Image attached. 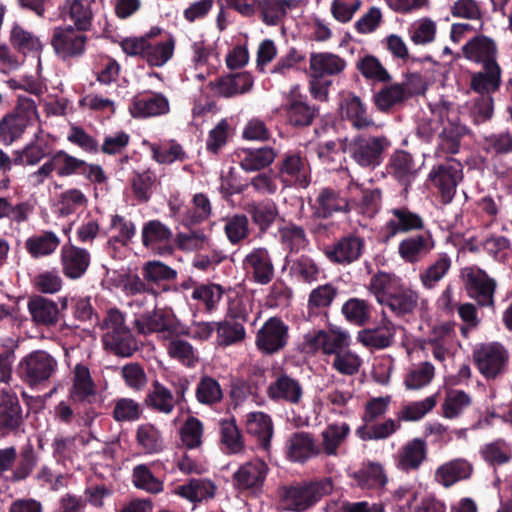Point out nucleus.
Instances as JSON below:
<instances>
[{
  "instance_id": "nucleus-32",
  "label": "nucleus",
  "mask_w": 512,
  "mask_h": 512,
  "mask_svg": "<svg viewBox=\"0 0 512 512\" xmlns=\"http://www.w3.org/2000/svg\"><path fill=\"white\" fill-rule=\"evenodd\" d=\"M346 68V59L336 53L329 51L310 53L308 72L329 78L340 76Z\"/></svg>"
},
{
  "instance_id": "nucleus-18",
  "label": "nucleus",
  "mask_w": 512,
  "mask_h": 512,
  "mask_svg": "<svg viewBox=\"0 0 512 512\" xmlns=\"http://www.w3.org/2000/svg\"><path fill=\"white\" fill-rule=\"evenodd\" d=\"M23 423L17 394L10 388L0 390V437L17 432Z\"/></svg>"
},
{
  "instance_id": "nucleus-55",
  "label": "nucleus",
  "mask_w": 512,
  "mask_h": 512,
  "mask_svg": "<svg viewBox=\"0 0 512 512\" xmlns=\"http://www.w3.org/2000/svg\"><path fill=\"white\" fill-rule=\"evenodd\" d=\"M286 116L294 126H308L312 123L315 111L301 95L291 94L286 104Z\"/></svg>"
},
{
  "instance_id": "nucleus-13",
  "label": "nucleus",
  "mask_w": 512,
  "mask_h": 512,
  "mask_svg": "<svg viewBox=\"0 0 512 512\" xmlns=\"http://www.w3.org/2000/svg\"><path fill=\"white\" fill-rule=\"evenodd\" d=\"M461 277L470 298L477 301L480 306L494 305L496 282L487 273L477 267H465L461 270Z\"/></svg>"
},
{
  "instance_id": "nucleus-53",
  "label": "nucleus",
  "mask_w": 512,
  "mask_h": 512,
  "mask_svg": "<svg viewBox=\"0 0 512 512\" xmlns=\"http://www.w3.org/2000/svg\"><path fill=\"white\" fill-rule=\"evenodd\" d=\"M435 376V367L429 361L412 364L403 379L407 390H420L428 386Z\"/></svg>"
},
{
  "instance_id": "nucleus-45",
  "label": "nucleus",
  "mask_w": 512,
  "mask_h": 512,
  "mask_svg": "<svg viewBox=\"0 0 512 512\" xmlns=\"http://www.w3.org/2000/svg\"><path fill=\"white\" fill-rule=\"evenodd\" d=\"M388 172L400 183L408 185L415 178L417 169L413 157L406 151H396L389 159Z\"/></svg>"
},
{
  "instance_id": "nucleus-34",
  "label": "nucleus",
  "mask_w": 512,
  "mask_h": 512,
  "mask_svg": "<svg viewBox=\"0 0 512 512\" xmlns=\"http://www.w3.org/2000/svg\"><path fill=\"white\" fill-rule=\"evenodd\" d=\"M395 334L396 328L393 322L383 317L379 326L360 330L357 340L367 348L382 350L393 344Z\"/></svg>"
},
{
  "instance_id": "nucleus-35",
  "label": "nucleus",
  "mask_w": 512,
  "mask_h": 512,
  "mask_svg": "<svg viewBox=\"0 0 512 512\" xmlns=\"http://www.w3.org/2000/svg\"><path fill=\"white\" fill-rule=\"evenodd\" d=\"M27 309L32 321L37 326L52 327L59 321V308L55 301L43 296H34L29 299Z\"/></svg>"
},
{
  "instance_id": "nucleus-36",
  "label": "nucleus",
  "mask_w": 512,
  "mask_h": 512,
  "mask_svg": "<svg viewBox=\"0 0 512 512\" xmlns=\"http://www.w3.org/2000/svg\"><path fill=\"white\" fill-rule=\"evenodd\" d=\"M350 431V426L345 422L329 424L320 434L319 456L322 454L327 457L338 456L339 448L346 442Z\"/></svg>"
},
{
  "instance_id": "nucleus-3",
  "label": "nucleus",
  "mask_w": 512,
  "mask_h": 512,
  "mask_svg": "<svg viewBox=\"0 0 512 512\" xmlns=\"http://www.w3.org/2000/svg\"><path fill=\"white\" fill-rule=\"evenodd\" d=\"M38 120L36 102L30 97L19 95L14 110L0 120V139L7 145L12 144Z\"/></svg>"
},
{
  "instance_id": "nucleus-50",
  "label": "nucleus",
  "mask_w": 512,
  "mask_h": 512,
  "mask_svg": "<svg viewBox=\"0 0 512 512\" xmlns=\"http://www.w3.org/2000/svg\"><path fill=\"white\" fill-rule=\"evenodd\" d=\"M212 215V205L208 196L204 193H196L191 205L181 215L180 222L185 227L200 224Z\"/></svg>"
},
{
  "instance_id": "nucleus-47",
  "label": "nucleus",
  "mask_w": 512,
  "mask_h": 512,
  "mask_svg": "<svg viewBox=\"0 0 512 512\" xmlns=\"http://www.w3.org/2000/svg\"><path fill=\"white\" fill-rule=\"evenodd\" d=\"M175 493L191 502H200L215 496L216 485L206 478H193L178 486Z\"/></svg>"
},
{
  "instance_id": "nucleus-26",
  "label": "nucleus",
  "mask_w": 512,
  "mask_h": 512,
  "mask_svg": "<svg viewBox=\"0 0 512 512\" xmlns=\"http://www.w3.org/2000/svg\"><path fill=\"white\" fill-rule=\"evenodd\" d=\"M287 459L295 463H305L319 456L318 442L309 432H295L285 444Z\"/></svg>"
},
{
  "instance_id": "nucleus-22",
  "label": "nucleus",
  "mask_w": 512,
  "mask_h": 512,
  "mask_svg": "<svg viewBox=\"0 0 512 512\" xmlns=\"http://www.w3.org/2000/svg\"><path fill=\"white\" fill-rule=\"evenodd\" d=\"M243 268L251 279L266 285L274 277V266L268 250L264 247L252 249L243 259Z\"/></svg>"
},
{
  "instance_id": "nucleus-4",
  "label": "nucleus",
  "mask_w": 512,
  "mask_h": 512,
  "mask_svg": "<svg viewBox=\"0 0 512 512\" xmlns=\"http://www.w3.org/2000/svg\"><path fill=\"white\" fill-rule=\"evenodd\" d=\"M106 332L102 336L105 349L122 357L131 356L138 344L132 332L125 326L124 315L117 309H110L104 320Z\"/></svg>"
},
{
  "instance_id": "nucleus-43",
  "label": "nucleus",
  "mask_w": 512,
  "mask_h": 512,
  "mask_svg": "<svg viewBox=\"0 0 512 512\" xmlns=\"http://www.w3.org/2000/svg\"><path fill=\"white\" fill-rule=\"evenodd\" d=\"M59 236L50 230L41 231L25 241V248L32 258L38 259L52 255L60 246Z\"/></svg>"
},
{
  "instance_id": "nucleus-10",
  "label": "nucleus",
  "mask_w": 512,
  "mask_h": 512,
  "mask_svg": "<svg viewBox=\"0 0 512 512\" xmlns=\"http://www.w3.org/2000/svg\"><path fill=\"white\" fill-rule=\"evenodd\" d=\"M425 221L422 216L406 206L394 207L386 211V220L381 227V235L388 242L399 234L422 231Z\"/></svg>"
},
{
  "instance_id": "nucleus-44",
  "label": "nucleus",
  "mask_w": 512,
  "mask_h": 512,
  "mask_svg": "<svg viewBox=\"0 0 512 512\" xmlns=\"http://www.w3.org/2000/svg\"><path fill=\"white\" fill-rule=\"evenodd\" d=\"M289 275L297 282L312 284L319 281L324 273L313 258L301 255L290 261Z\"/></svg>"
},
{
  "instance_id": "nucleus-2",
  "label": "nucleus",
  "mask_w": 512,
  "mask_h": 512,
  "mask_svg": "<svg viewBox=\"0 0 512 512\" xmlns=\"http://www.w3.org/2000/svg\"><path fill=\"white\" fill-rule=\"evenodd\" d=\"M332 490V480L323 478L296 486L282 487L279 495L285 510L302 512L315 505L322 497L330 494Z\"/></svg>"
},
{
  "instance_id": "nucleus-6",
  "label": "nucleus",
  "mask_w": 512,
  "mask_h": 512,
  "mask_svg": "<svg viewBox=\"0 0 512 512\" xmlns=\"http://www.w3.org/2000/svg\"><path fill=\"white\" fill-rule=\"evenodd\" d=\"M390 146L386 136H358L347 145V152L356 164L374 169L383 161L384 151Z\"/></svg>"
},
{
  "instance_id": "nucleus-54",
  "label": "nucleus",
  "mask_w": 512,
  "mask_h": 512,
  "mask_svg": "<svg viewBox=\"0 0 512 512\" xmlns=\"http://www.w3.org/2000/svg\"><path fill=\"white\" fill-rule=\"evenodd\" d=\"M174 50L175 40L173 37L155 41L150 36L144 61L151 67H162L173 57Z\"/></svg>"
},
{
  "instance_id": "nucleus-64",
  "label": "nucleus",
  "mask_w": 512,
  "mask_h": 512,
  "mask_svg": "<svg viewBox=\"0 0 512 512\" xmlns=\"http://www.w3.org/2000/svg\"><path fill=\"white\" fill-rule=\"evenodd\" d=\"M472 405V398L462 390H450L442 404L443 416L447 419L460 417Z\"/></svg>"
},
{
  "instance_id": "nucleus-57",
  "label": "nucleus",
  "mask_w": 512,
  "mask_h": 512,
  "mask_svg": "<svg viewBox=\"0 0 512 512\" xmlns=\"http://www.w3.org/2000/svg\"><path fill=\"white\" fill-rule=\"evenodd\" d=\"M164 346L169 357L184 366L194 367L198 362V356L194 347L188 341L178 338V336L166 339Z\"/></svg>"
},
{
  "instance_id": "nucleus-17",
  "label": "nucleus",
  "mask_w": 512,
  "mask_h": 512,
  "mask_svg": "<svg viewBox=\"0 0 512 512\" xmlns=\"http://www.w3.org/2000/svg\"><path fill=\"white\" fill-rule=\"evenodd\" d=\"M143 245L158 255H170L174 251V234L172 230L159 220H150L142 228Z\"/></svg>"
},
{
  "instance_id": "nucleus-61",
  "label": "nucleus",
  "mask_w": 512,
  "mask_h": 512,
  "mask_svg": "<svg viewBox=\"0 0 512 512\" xmlns=\"http://www.w3.org/2000/svg\"><path fill=\"white\" fill-rule=\"evenodd\" d=\"M136 442L146 454H155L163 449L161 432L151 423H144L137 427Z\"/></svg>"
},
{
  "instance_id": "nucleus-8",
  "label": "nucleus",
  "mask_w": 512,
  "mask_h": 512,
  "mask_svg": "<svg viewBox=\"0 0 512 512\" xmlns=\"http://www.w3.org/2000/svg\"><path fill=\"white\" fill-rule=\"evenodd\" d=\"M303 345L308 351H321L326 356H334L350 346V334L337 326L328 330H313L304 335Z\"/></svg>"
},
{
  "instance_id": "nucleus-16",
  "label": "nucleus",
  "mask_w": 512,
  "mask_h": 512,
  "mask_svg": "<svg viewBox=\"0 0 512 512\" xmlns=\"http://www.w3.org/2000/svg\"><path fill=\"white\" fill-rule=\"evenodd\" d=\"M289 328L280 318L270 317L259 329L256 345L265 354H275L282 350L289 338Z\"/></svg>"
},
{
  "instance_id": "nucleus-49",
  "label": "nucleus",
  "mask_w": 512,
  "mask_h": 512,
  "mask_svg": "<svg viewBox=\"0 0 512 512\" xmlns=\"http://www.w3.org/2000/svg\"><path fill=\"white\" fill-rule=\"evenodd\" d=\"M353 478L362 489H381L388 482V477L380 463L368 462L353 474Z\"/></svg>"
},
{
  "instance_id": "nucleus-28",
  "label": "nucleus",
  "mask_w": 512,
  "mask_h": 512,
  "mask_svg": "<svg viewBox=\"0 0 512 512\" xmlns=\"http://www.w3.org/2000/svg\"><path fill=\"white\" fill-rule=\"evenodd\" d=\"M464 56L481 67L499 65L497 61V45L489 37L476 36L469 40L462 48Z\"/></svg>"
},
{
  "instance_id": "nucleus-48",
  "label": "nucleus",
  "mask_w": 512,
  "mask_h": 512,
  "mask_svg": "<svg viewBox=\"0 0 512 512\" xmlns=\"http://www.w3.org/2000/svg\"><path fill=\"white\" fill-rule=\"evenodd\" d=\"M246 430L250 435L255 436L264 450L270 447L273 435L271 418L263 412H251L246 416Z\"/></svg>"
},
{
  "instance_id": "nucleus-14",
  "label": "nucleus",
  "mask_w": 512,
  "mask_h": 512,
  "mask_svg": "<svg viewBox=\"0 0 512 512\" xmlns=\"http://www.w3.org/2000/svg\"><path fill=\"white\" fill-rule=\"evenodd\" d=\"M278 176L286 187L306 188L310 184V169L306 158L299 151H289L278 164Z\"/></svg>"
},
{
  "instance_id": "nucleus-23",
  "label": "nucleus",
  "mask_w": 512,
  "mask_h": 512,
  "mask_svg": "<svg viewBox=\"0 0 512 512\" xmlns=\"http://www.w3.org/2000/svg\"><path fill=\"white\" fill-rule=\"evenodd\" d=\"M91 255L85 248L73 244H64L60 251L62 273L72 280L81 278L88 270Z\"/></svg>"
},
{
  "instance_id": "nucleus-58",
  "label": "nucleus",
  "mask_w": 512,
  "mask_h": 512,
  "mask_svg": "<svg viewBox=\"0 0 512 512\" xmlns=\"http://www.w3.org/2000/svg\"><path fill=\"white\" fill-rule=\"evenodd\" d=\"M216 343L220 347H228L242 342L246 337L244 326L235 320L216 322Z\"/></svg>"
},
{
  "instance_id": "nucleus-37",
  "label": "nucleus",
  "mask_w": 512,
  "mask_h": 512,
  "mask_svg": "<svg viewBox=\"0 0 512 512\" xmlns=\"http://www.w3.org/2000/svg\"><path fill=\"white\" fill-rule=\"evenodd\" d=\"M472 465L465 459L457 458L440 465L434 473V480L445 488L470 478Z\"/></svg>"
},
{
  "instance_id": "nucleus-25",
  "label": "nucleus",
  "mask_w": 512,
  "mask_h": 512,
  "mask_svg": "<svg viewBox=\"0 0 512 512\" xmlns=\"http://www.w3.org/2000/svg\"><path fill=\"white\" fill-rule=\"evenodd\" d=\"M268 470L267 464L259 458L246 462L234 473L235 485L256 494L262 489Z\"/></svg>"
},
{
  "instance_id": "nucleus-24",
  "label": "nucleus",
  "mask_w": 512,
  "mask_h": 512,
  "mask_svg": "<svg viewBox=\"0 0 512 512\" xmlns=\"http://www.w3.org/2000/svg\"><path fill=\"white\" fill-rule=\"evenodd\" d=\"M454 326L455 324L447 322L436 327L423 344V350L440 363L452 356L455 343Z\"/></svg>"
},
{
  "instance_id": "nucleus-1",
  "label": "nucleus",
  "mask_w": 512,
  "mask_h": 512,
  "mask_svg": "<svg viewBox=\"0 0 512 512\" xmlns=\"http://www.w3.org/2000/svg\"><path fill=\"white\" fill-rule=\"evenodd\" d=\"M368 290L380 305L387 307L398 317L412 314L418 306V292L404 284L395 274L387 272L374 274L370 279Z\"/></svg>"
},
{
  "instance_id": "nucleus-42",
  "label": "nucleus",
  "mask_w": 512,
  "mask_h": 512,
  "mask_svg": "<svg viewBox=\"0 0 512 512\" xmlns=\"http://www.w3.org/2000/svg\"><path fill=\"white\" fill-rule=\"evenodd\" d=\"M502 70L500 65L484 66L472 73L470 87L480 95H491L501 84Z\"/></svg>"
},
{
  "instance_id": "nucleus-29",
  "label": "nucleus",
  "mask_w": 512,
  "mask_h": 512,
  "mask_svg": "<svg viewBox=\"0 0 512 512\" xmlns=\"http://www.w3.org/2000/svg\"><path fill=\"white\" fill-rule=\"evenodd\" d=\"M442 131L439 133L437 154H457L460 150L461 139L467 133L466 126L462 125L456 115H447L441 119Z\"/></svg>"
},
{
  "instance_id": "nucleus-62",
  "label": "nucleus",
  "mask_w": 512,
  "mask_h": 512,
  "mask_svg": "<svg viewBox=\"0 0 512 512\" xmlns=\"http://www.w3.org/2000/svg\"><path fill=\"white\" fill-rule=\"evenodd\" d=\"M437 405V396L431 395L420 401H413L403 405L396 416L400 423L414 422L421 420L426 414L432 411Z\"/></svg>"
},
{
  "instance_id": "nucleus-21",
  "label": "nucleus",
  "mask_w": 512,
  "mask_h": 512,
  "mask_svg": "<svg viewBox=\"0 0 512 512\" xmlns=\"http://www.w3.org/2000/svg\"><path fill=\"white\" fill-rule=\"evenodd\" d=\"M312 214L319 219H328L336 213H347L352 203L330 187L321 188L311 203Z\"/></svg>"
},
{
  "instance_id": "nucleus-7",
  "label": "nucleus",
  "mask_w": 512,
  "mask_h": 512,
  "mask_svg": "<svg viewBox=\"0 0 512 512\" xmlns=\"http://www.w3.org/2000/svg\"><path fill=\"white\" fill-rule=\"evenodd\" d=\"M135 328L140 334L156 333L165 341L172 336H179L180 322L170 309H156L135 319Z\"/></svg>"
},
{
  "instance_id": "nucleus-12",
  "label": "nucleus",
  "mask_w": 512,
  "mask_h": 512,
  "mask_svg": "<svg viewBox=\"0 0 512 512\" xmlns=\"http://www.w3.org/2000/svg\"><path fill=\"white\" fill-rule=\"evenodd\" d=\"M87 40L82 30L70 25L58 26L53 30L51 45L59 58L68 60L84 54Z\"/></svg>"
},
{
  "instance_id": "nucleus-27",
  "label": "nucleus",
  "mask_w": 512,
  "mask_h": 512,
  "mask_svg": "<svg viewBox=\"0 0 512 512\" xmlns=\"http://www.w3.org/2000/svg\"><path fill=\"white\" fill-rule=\"evenodd\" d=\"M48 136L39 128L29 143L14 152V165L34 166L47 159L51 153Z\"/></svg>"
},
{
  "instance_id": "nucleus-11",
  "label": "nucleus",
  "mask_w": 512,
  "mask_h": 512,
  "mask_svg": "<svg viewBox=\"0 0 512 512\" xmlns=\"http://www.w3.org/2000/svg\"><path fill=\"white\" fill-rule=\"evenodd\" d=\"M56 359L43 350H36L19 363V373L30 386L40 384L52 377L57 369Z\"/></svg>"
},
{
  "instance_id": "nucleus-19",
  "label": "nucleus",
  "mask_w": 512,
  "mask_h": 512,
  "mask_svg": "<svg viewBox=\"0 0 512 512\" xmlns=\"http://www.w3.org/2000/svg\"><path fill=\"white\" fill-rule=\"evenodd\" d=\"M435 248V240L430 230H422L402 239L397 248L399 257L408 264L422 261Z\"/></svg>"
},
{
  "instance_id": "nucleus-60",
  "label": "nucleus",
  "mask_w": 512,
  "mask_h": 512,
  "mask_svg": "<svg viewBox=\"0 0 512 512\" xmlns=\"http://www.w3.org/2000/svg\"><path fill=\"white\" fill-rule=\"evenodd\" d=\"M341 312L349 323L364 326L371 319L372 307L366 300L353 297L342 305Z\"/></svg>"
},
{
  "instance_id": "nucleus-33",
  "label": "nucleus",
  "mask_w": 512,
  "mask_h": 512,
  "mask_svg": "<svg viewBox=\"0 0 512 512\" xmlns=\"http://www.w3.org/2000/svg\"><path fill=\"white\" fill-rule=\"evenodd\" d=\"M96 395V385L89 368L83 364H77L72 371V385L69 389L70 399L74 403L91 404Z\"/></svg>"
},
{
  "instance_id": "nucleus-15",
  "label": "nucleus",
  "mask_w": 512,
  "mask_h": 512,
  "mask_svg": "<svg viewBox=\"0 0 512 512\" xmlns=\"http://www.w3.org/2000/svg\"><path fill=\"white\" fill-rule=\"evenodd\" d=\"M128 111L135 119L159 117L169 113L170 103L163 93L144 91L133 96Z\"/></svg>"
},
{
  "instance_id": "nucleus-63",
  "label": "nucleus",
  "mask_w": 512,
  "mask_h": 512,
  "mask_svg": "<svg viewBox=\"0 0 512 512\" xmlns=\"http://www.w3.org/2000/svg\"><path fill=\"white\" fill-rule=\"evenodd\" d=\"M132 483L137 489L150 494H159L164 490L163 481L154 476L147 464H139L133 468Z\"/></svg>"
},
{
  "instance_id": "nucleus-40",
  "label": "nucleus",
  "mask_w": 512,
  "mask_h": 512,
  "mask_svg": "<svg viewBox=\"0 0 512 512\" xmlns=\"http://www.w3.org/2000/svg\"><path fill=\"white\" fill-rule=\"evenodd\" d=\"M211 85L216 94L229 98L248 92L253 86V77L247 72L230 74L219 78Z\"/></svg>"
},
{
  "instance_id": "nucleus-31",
  "label": "nucleus",
  "mask_w": 512,
  "mask_h": 512,
  "mask_svg": "<svg viewBox=\"0 0 512 512\" xmlns=\"http://www.w3.org/2000/svg\"><path fill=\"white\" fill-rule=\"evenodd\" d=\"M427 443L422 438L406 442L395 457L396 467L403 472L418 470L427 458Z\"/></svg>"
},
{
  "instance_id": "nucleus-56",
  "label": "nucleus",
  "mask_w": 512,
  "mask_h": 512,
  "mask_svg": "<svg viewBox=\"0 0 512 512\" xmlns=\"http://www.w3.org/2000/svg\"><path fill=\"white\" fill-rule=\"evenodd\" d=\"M48 158L53 166L54 173L60 178L79 174L82 166L85 165V160L77 158L62 149L50 153Z\"/></svg>"
},
{
  "instance_id": "nucleus-9",
  "label": "nucleus",
  "mask_w": 512,
  "mask_h": 512,
  "mask_svg": "<svg viewBox=\"0 0 512 512\" xmlns=\"http://www.w3.org/2000/svg\"><path fill=\"white\" fill-rule=\"evenodd\" d=\"M472 356L477 369L486 379H495L504 373L509 359L508 351L496 342L477 345Z\"/></svg>"
},
{
  "instance_id": "nucleus-38",
  "label": "nucleus",
  "mask_w": 512,
  "mask_h": 512,
  "mask_svg": "<svg viewBox=\"0 0 512 512\" xmlns=\"http://www.w3.org/2000/svg\"><path fill=\"white\" fill-rule=\"evenodd\" d=\"M340 110L342 118L349 121L358 130L375 126V122L368 114L365 104L354 94H349L342 100Z\"/></svg>"
},
{
  "instance_id": "nucleus-39",
  "label": "nucleus",
  "mask_w": 512,
  "mask_h": 512,
  "mask_svg": "<svg viewBox=\"0 0 512 512\" xmlns=\"http://www.w3.org/2000/svg\"><path fill=\"white\" fill-rule=\"evenodd\" d=\"M267 393L273 400H282L290 404H298L302 399L303 389L298 380L286 374H281L270 383Z\"/></svg>"
},
{
  "instance_id": "nucleus-46",
  "label": "nucleus",
  "mask_w": 512,
  "mask_h": 512,
  "mask_svg": "<svg viewBox=\"0 0 512 512\" xmlns=\"http://www.w3.org/2000/svg\"><path fill=\"white\" fill-rule=\"evenodd\" d=\"M149 149L152 158L159 164L170 165L175 162H184L188 159V154L183 146L176 140H164L159 143H150Z\"/></svg>"
},
{
  "instance_id": "nucleus-5",
  "label": "nucleus",
  "mask_w": 512,
  "mask_h": 512,
  "mask_svg": "<svg viewBox=\"0 0 512 512\" xmlns=\"http://www.w3.org/2000/svg\"><path fill=\"white\" fill-rule=\"evenodd\" d=\"M462 180L463 166L453 158L445 163L434 165L428 174V181L437 191L441 203L444 205L450 204L453 201L457 186Z\"/></svg>"
},
{
  "instance_id": "nucleus-41",
  "label": "nucleus",
  "mask_w": 512,
  "mask_h": 512,
  "mask_svg": "<svg viewBox=\"0 0 512 512\" xmlns=\"http://www.w3.org/2000/svg\"><path fill=\"white\" fill-rule=\"evenodd\" d=\"M277 155L278 152L274 148L264 146L256 149H242L238 157L240 167L247 172H253L270 166Z\"/></svg>"
},
{
  "instance_id": "nucleus-51",
  "label": "nucleus",
  "mask_w": 512,
  "mask_h": 512,
  "mask_svg": "<svg viewBox=\"0 0 512 512\" xmlns=\"http://www.w3.org/2000/svg\"><path fill=\"white\" fill-rule=\"evenodd\" d=\"M88 199L78 188H70L60 193L54 211L59 217H68L86 208Z\"/></svg>"
},
{
  "instance_id": "nucleus-30",
  "label": "nucleus",
  "mask_w": 512,
  "mask_h": 512,
  "mask_svg": "<svg viewBox=\"0 0 512 512\" xmlns=\"http://www.w3.org/2000/svg\"><path fill=\"white\" fill-rule=\"evenodd\" d=\"M188 389V382L184 381L176 392V396L163 384L155 382L153 388L149 391L145 398L146 406L158 413L169 415L173 412L178 401L177 398H183L185 391Z\"/></svg>"
},
{
  "instance_id": "nucleus-59",
  "label": "nucleus",
  "mask_w": 512,
  "mask_h": 512,
  "mask_svg": "<svg viewBox=\"0 0 512 512\" xmlns=\"http://www.w3.org/2000/svg\"><path fill=\"white\" fill-rule=\"evenodd\" d=\"M376 108L381 112H389L407 101L405 92L399 83H393L381 88L373 97Z\"/></svg>"
},
{
  "instance_id": "nucleus-52",
  "label": "nucleus",
  "mask_w": 512,
  "mask_h": 512,
  "mask_svg": "<svg viewBox=\"0 0 512 512\" xmlns=\"http://www.w3.org/2000/svg\"><path fill=\"white\" fill-rule=\"evenodd\" d=\"M452 266L451 257L443 252L419 274L421 284L426 289H433L448 274Z\"/></svg>"
},
{
  "instance_id": "nucleus-20",
  "label": "nucleus",
  "mask_w": 512,
  "mask_h": 512,
  "mask_svg": "<svg viewBox=\"0 0 512 512\" xmlns=\"http://www.w3.org/2000/svg\"><path fill=\"white\" fill-rule=\"evenodd\" d=\"M365 249V240L353 234L344 236L325 248V255L330 262L349 265L357 261Z\"/></svg>"
}]
</instances>
